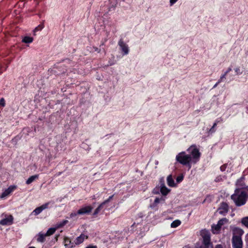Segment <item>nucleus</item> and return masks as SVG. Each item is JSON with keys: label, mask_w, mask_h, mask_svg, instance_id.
I'll return each instance as SVG.
<instances>
[{"label": "nucleus", "mask_w": 248, "mask_h": 248, "mask_svg": "<svg viewBox=\"0 0 248 248\" xmlns=\"http://www.w3.org/2000/svg\"><path fill=\"white\" fill-rule=\"evenodd\" d=\"M188 154L185 152L179 153L176 156V160L183 165L186 166L190 169L192 164H196L200 159L201 153L195 145H191L187 149Z\"/></svg>", "instance_id": "f257e3e1"}, {"label": "nucleus", "mask_w": 248, "mask_h": 248, "mask_svg": "<svg viewBox=\"0 0 248 248\" xmlns=\"http://www.w3.org/2000/svg\"><path fill=\"white\" fill-rule=\"evenodd\" d=\"M236 206L244 205L247 202L248 199V193L246 191H238L234 190V193L231 196Z\"/></svg>", "instance_id": "f03ea898"}, {"label": "nucleus", "mask_w": 248, "mask_h": 248, "mask_svg": "<svg viewBox=\"0 0 248 248\" xmlns=\"http://www.w3.org/2000/svg\"><path fill=\"white\" fill-rule=\"evenodd\" d=\"M236 188L235 190L238 191H246L248 193V186H247L244 182V177H242L238 179L236 182Z\"/></svg>", "instance_id": "7ed1b4c3"}, {"label": "nucleus", "mask_w": 248, "mask_h": 248, "mask_svg": "<svg viewBox=\"0 0 248 248\" xmlns=\"http://www.w3.org/2000/svg\"><path fill=\"white\" fill-rule=\"evenodd\" d=\"M3 218L0 220V224L1 225H10L13 223L14 217L11 215L3 214Z\"/></svg>", "instance_id": "20e7f679"}, {"label": "nucleus", "mask_w": 248, "mask_h": 248, "mask_svg": "<svg viewBox=\"0 0 248 248\" xmlns=\"http://www.w3.org/2000/svg\"><path fill=\"white\" fill-rule=\"evenodd\" d=\"M202 244L200 248H209L210 243V236L208 233H203L202 234Z\"/></svg>", "instance_id": "39448f33"}, {"label": "nucleus", "mask_w": 248, "mask_h": 248, "mask_svg": "<svg viewBox=\"0 0 248 248\" xmlns=\"http://www.w3.org/2000/svg\"><path fill=\"white\" fill-rule=\"evenodd\" d=\"M232 238H242V236L244 231L238 227H233L232 229Z\"/></svg>", "instance_id": "423d86ee"}, {"label": "nucleus", "mask_w": 248, "mask_h": 248, "mask_svg": "<svg viewBox=\"0 0 248 248\" xmlns=\"http://www.w3.org/2000/svg\"><path fill=\"white\" fill-rule=\"evenodd\" d=\"M229 211L228 204L226 202H221L217 209L218 213L222 215H225Z\"/></svg>", "instance_id": "0eeeda50"}, {"label": "nucleus", "mask_w": 248, "mask_h": 248, "mask_svg": "<svg viewBox=\"0 0 248 248\" xmlns=\"http://www.w3.org/2000/svg\"><path fill=\"white\" fill-rule=\"evenodd\" d=\"M93 207L91 205L83 206L78 211V215L89 214L92 212Z\"/></svg>", "instance_id": "6e6552de"}, {"label": "nucleus", "mask_w": 248, "mask_h": 248, "mask_svg": "<svg viewBox=\"0 0 248 248\" xmlns=\"http://www.w3.org/2000/svg\"><path fill=\"white\" fill-rule=\"evenodd\" d=\"M232 248H243V243L242 238L232 239Z\"/></svg>", "instance_id": "1a4fd4ad"}, {"label": "nucleus", "mask_w": 248, "mask_h": 248, "mask_svg": "<svg viewBox=\"0 0 248 248\" xmlns=\"http://www.w3.org/2000/svg\"><path fill=\"white\" fill-rule=\"evenodd\" d=\"M118 45L120 47L121 50L124 52V55H127L129 53V48L127 45H126L122 39H120L118 42Z\"/></svg>", "instance_id": "9d476101"}, {"label": "nucleus", "mask_w": 248, "mask_h": 248, "mask_svg": "<svg viewBox=\"0 0 248 248\" xmlns=\"http://www.w3.org/2000/svg\"><path fill=\"white\" fill-rule=\"evenodd\" d=\"M170 191V189L168 188L165 185L163 178L160 179V192L163 195H166Z\"/></svg>", "instance_id": "9b49d317"}, {"label": "nucleus", "mask_w": 248, "mask_h": 248, "mask_svg": "<svg viewBox=\"0 0 248 248\" xmlns=\"http://www.w3.org/2000/svg\"><path fill=\"white\" fill-rule=\"evenodd\" d=\"M16 187L15 186H10L7 189H5V191L2 193L1 195V198H3L9 195L16 188Z\"/></svg>", "instance_id": "f8f14e48"}, {"label": "nucleus", "mask_w": 248, "mask_h": 248, "mask_svg": "<svg viewBox=\"0 0 248 248\" xmlns=\"http://www.w3.org/2000/svg\"><path fill=\"white\" fill-rule=\"evenodd\" d=\"M88 236L84 234H81L75 240V245H79L82 243L85 239H88Z\"/></svg>", "instance_id": "ddd939ff"}, {"label": "nucleus", "mask_w": 248, "mask_h": 248, "mask_svg": "<svg viewBox=\"0 0 248 248\" xmlns=\"http://www.w3.org/2000/svg\"><path fill=\"white\" fill-rule=\"evenodd\" d=\"M64 246L66 248H72L75 247L74 243H72L71 240L68 237H65L64 239Z\"/></svg>", "instance_id": "4468645a"}, {"label": "nucleus", "mask_w": 248, "mask_h": 248, "mask_svg": "<svg viewBox=\"0 0 248 248\" xmlns=\"http://www.w3.org/2000/svg\"><path fill=\"white\" fill-rule=\"evenodd\" d=\"M167 184L169 186L174 187L176 185L173 179L172 178V176L171 175H169L167 177Z\"/></svg>", "instance_id": "2eb2a0df"}, {"label": "nucleus", "mask_w": 248, "mask_h": 248, "mask_svg": "<svg viewBox=\"0 0 248 248\" xmlns=\"http://www.w3.org/2000/svg\"><path fill=\"white\" fill-rule=\"evenodd\" d=\"M37 241L40 243H44L46 239L45 237L46 236L45 233H42V232H39L37 235Z\"/></svg>", "instance_id": "dca6fc26"}, {"label": "nucleus", "mask_w": 248, "mask_h": 248, "mask_svg": "<svg viewBox=\"0 0 248 248\" xmlns=\"http://www.w3.org/2000/svg\"><path fill=\"white\" fill-rule=\"evenodd\" d=\"M39 177L38 174H36L34 175H32L26 181V183L27 185H29L35 181L36 179H38Z\"/></svg>", "instance_id": "f3484780"}, {"label": "nucleus", "mask_w": 248, "mask_h": 248, "mask_svg": "<svg viewBox=\"0 0 248 248\" xmlns=\"http://www.w3.org/2000/svg\"><path fill=\"white\" fill-rule=\"evenodd\" d=\"M161 200H164L162 198H156L154 202L150 205V207L152 209H155L157 206V204L160 202Z\"/></svg>", "instance_id": "a211bd4d"}, {"label": "nucleus", "mask_w": 248, "mask_h": 248, "mask_svg": "<svg viewBox=\"0 0 248 248\" xmlns=\"http://www.w3.org/2000/svg\"><path fill=\"white\" fill-rule=\"evenodd\" d=\"M105 204H103V202H102L94 210L93 215L96 216L97 215L101 210L103 208Z\"/></svg>", "instance_id": "6ab92c4d"}, {"label": "nucleus", "mask_w": 248, "mask_h": 248, "mask_svg": "<svg viewBox=\"0 0 248 248\" xmlns=\"http://www.w3.org/2000/svg\"><path fill=\"white\" fill-rule=\"evenodd\" d=\"M231 71H232L231 67H229L227 69V71L222 75H221V76L220 77V78L219 79V82H222L225 79H226V77L227 74L228 73H229Z\"/></svg>", "instance_id": "aec40b11"}, {"label": "nucleus", "mask_w": 248, "mask_h": 248, "mask_svg": "<svg viewBox=\"0 0 248 248\" xmlns=\"http://www.w3.org/2000/svg\"><path fill=\"white\" fill-rule=\"evenodd\" d=\"M228 219L226 218H223L221 219H220L218 222H217V224H218V226H219L221 228V227L225 224H227L228 223Z\"/></svg>", "instance_id": "412c9836"}, {"label": "nucleus", "mask_w": 248, "mask_h": 248, "mask_svg": "<svg viewBox=\"0 0 248 248\" xmlns=\"http://www.w3.org/2000/svg\"><path fill=\"white\" fill-rule=\"evenodd\" d=\"M221 227L218 224L214 225L212 226V231L214 233H217L219 232Z\"/></svg>", "instance_id": "4be33fe9"}, {"label": "nucleus", "mask_w": 248, "mask_h": 248, "mask_svg": "<svg viewBox=\"0 0 248 248\" xmlns=\"http://www.w3.org/2000/svg\"><path fill=\"white\" fill-rule=\"evenodd\" d=\"M56 230V228H50L47 230L45 234L46 236H50L54 233Z\"/></svg>", "instance_id": "5701e85b"}, {"label": "nucleus", "mask_w": 248, "mask_h": 248, "mask_svg": "<svg viewBox=\"0 0 248 248\" xmlns=\"http://www.w3.org/2000/svg\"><path fill=\"white\" fill-rule=\"evenodd\" d=\"M33 39L32 37L29 36H25L22 39V42L25 43H31L33 41Z\"/></svg>", "instance_id": "b1692460"}, {"label": "nucleus", "mask_w": 248, "mask_h": 248, "mask_svg": "<svg viewBox=\"0 0 248 248\" xmlns=\"http://www.w3.org/2000/svg\"><path fill=\"white\" fill-rule=\"evenodd\" d=\"M44 28L43 24H41L36 27L33 30V35H36V32L38 31H41Z\"/></svg>", "instance_id": "393cba45"}, {"label": "nucleus", "mask_w": 248, "mask_h": 248, "mask_svg": "<svg viewBox=\"0 0 248 248\" xmlns=\"http://www.w3.org/2000/svg\"><path fill=\"white\" fill-rule=\"evenodd\" d=\"M42 209L41 208L40 206H39L35 208L32 212V214H33L34 215L36 216L41 213L42 212Z\"/></svg>", "instance_id": "a878e982"}, {"label": "nucleus", "mask_w": 248, "mask_h": 248, "mask_svg": "<svg viewBox=\"0 0 248 248\" xmlns=\"http://www.w3.org/2000/svg\"><path fill=\"white\" fill-rule=\"evenodd\" d=\"M181 224V221L179 220H176L175 221H173L171 225L170 226L171 228H176L179 226Z\"/></svg>", "instance_id": "bb28decb"}, {"label": "nucleus", "mask_w": 248, "mask_h": 248, "mask_svg": "<svg viewBox=\"0 0 248 248\" xmlns=\"http://www.w3.org/2000/svg\"><path fill=\"white\" fill-rule=\"evenodd\" d=\"M242 223L248 228V217H243L241 220Z\"/></svg>", "instance_id": "cd10ccee"}, {"label": "nucleus", "mask_w": 248, "mask_h": 248, "mask_svg": "<svg viewBox=\"0 0 248 248\" xmlns=\"http://www.w3.org/2000/svg\"><path fill=\"white\" fill-rule=\"evenodd\" d=\"M51 203V202H46V203L43 204V205H42L41 206H40V207L42 209V210H44L48 208L49 205Z\"/></svg>", "instance_id": "c85d7f7f"}, {"label": "nucleus", "mask_w": 248, "mask_h": 248, "mask_svg": "<svg viewBox=\"0 0 248 248\" xmlns=\"http://www.w3.org/2000/svg\"><path fill=\"white\" fill-rule=\"evenodd\" d=\"M114 195H112L111 196H109V198L107 199L106 200L104 201L103 202V204H107V203L109 202L113 198Z\"/></svg>", "instance_id": "c756f323"}, {"label": "nucleus", "mask_w": 248, "mask_h": 248, "mask_svg": "<svg viewBox=\"0 0 248 248\" xmlns=\"http://www.w3.org/2000/svg\"><path fill=\"white\" fill-rule=\"evenodd\" d=\"M183 176L182 175H180L177 176L176 178V181L177 183L181 182L183 180Z\"/></svg>", "instance_id": "7c9ffc66"}, {"label": "nucleus", "mask_w": 248, "mask_h": 248, "mask_svg": "<svg viewBox=\"0 0 248 248\" xmlns=\"http://www.w3.org/2000/svg\"><path fill=\"white\" fill-rule=\"evenodd\" d=\"M0 105L3 107L5 105V100L3 98H2L0 99Z\"/></svg>", "instance_id": "2f4dec72"}, {"label": "nucleus", "mask_w": 248, "mask_h": 248, "mask_svg": "<svg viewBox=\"0 0 248 248\" xmlns=\"http://www.w3.org/2000/svg\"><path fill=\"white\" fill-rule=\"evenodd\" d=\"M234 71L235 73H236V75H240L241 74V72L240 71V69L239 67H236L234 69Z\"/></svg>", "instance_id": "473e14b6"}, {"label": "nucleus", "mask_w": 248, "mask_h": 248, "mask_svg": "<svg viewBox=\"0 0 248 248\" xmlns=\"http://www.w3.org/2000/svg\"><path fill=\"white\" fill-rule=\"evenodd\" d=\"M216 131V129H215V127H212L208 131V133H210V134H212V133H215Z\"/></svg>", "instance_id": "72a5a7b5"}, {"label": "nucleus", "mask_w": 248, "mask_h": 248, "mask_svg": "<svg viewBox=\"0 0 248 248\" xmlns=\"http://www.w3.org/2000/svg\"><path fill=\"white\" fill-rule=\"evenodd\" d=\"M226 166H227V165L226 164H224L222 166H221L220 168V170L222 171H224L225 170H226Z\"/></svg>", "instance_id": "f704fd0d"}, {"label": "nucleus", "mask_w": 248, "mask_h": 248, "mask_svg": "<svg viewBox=\"0 0 248 248\" xmlns=\"http://www.w3.org/2000/svg\"><path fill=\"white\" fill-rule=\"evenodd\" d=\"M63 226H64V225H63L62 222H61V223H59V224H57V226H56V227H55V228H56V229H58V228H59L62 227H63Z\"/></svg>", "instance_id": "c9c22d12"}, {"label": "nucleus", "mask_w": 248, "mask_h": 248, "mask_svg": "<svg viewBox=\"0 0 248 248\" xmlns=\"http://www.w3.org/2000/svg\"><path fill=\"white\" fill-rule=\"evenodd\" d=\"M178 0H170V5L171 6L174 4Z\"/></svg>", "instance_id": "e433bc0d"}, {"label": "nucleus", "mask_w": 248, "mask_h": 248, "mask_svg": "<svg viewBox=\"0 0 248 248\" xmlns=\"http://www.w3.org/2000/svg\"><path fill=\"white\" fill-rule=\"evenodd\" d=\"M245 242L247 245H248V233L245 235Z\"/></svg>", "instance_id": "4c0bfd02"}, {"label": "nucleus", "mask_w": 248, "mask_h": 248, "mask_svg": "<svg viewBox=\"0 0 248 248\" xmlns=\"http://www.w3.org/2000/svg\"><path fill=\"white\" fill-rule=\"evenodd\" d=\"M86 248H97L96 246L90 245L87 247Z\"/></svg>", "instance_id": "58836bf2"}, {"label": "nucleus", "mask_w": 248, "mask_h": 248, "mask_svg": "<svg viewBox=\"0 0 248 248\" xmlns=\"http://www.w3.org/2000/svg\"><path fill=\"white\" fill-rule=\"evenodd\" d=\"M77 215H78V212L77 213H71L70 215V216H71V217H73L76 216Z\"/></svg>", "instance_id": "ea45409f"}, {"label": "nucleus", "mask_w": 248, "mask_h": 248, "mask_svg": "<svg viewBox=\"0 0 248 248\" xmlns=\"http://www.w3.org/2000/svg\"><path fill=\"white\" fill-rule=\"evenodd\" d=\"M222 121V119H217L216 121H215V123H217V124L218 123Z\"/></svg>", "instance_id": "a19ab883"}, {"label": "nucleus", "mask_w": 248, "mask_h": 248, "mask_svg": "<svg viewBox=\"0 0 248 248\" xmlns=\"http://www.w3.org/2000/svg\"><path fill=\"white\" fill-rule=\"evenodd\" d=\"M215 248H222V247L221 245H217Z\"/></svg>", "instance_id": "79ce46f5"}, {"label": "nucleus", "mask_w": 248, "mask_h": 248, "mask_svg": "<svg viewBox=\"0 0 248 248\" xmlns=\"http://www.w3.org/2000/svg\"><path fill=\"white\" fill-rule=\"evenodd\" d=\"M68 221L65 220H63L62 223L64 225H65L67 223Z\"/></svg>", "instance_id": "37998d69"}, {"label": "nucleus", "mask_w": 248, "mask_h": 248, "mask_svg": "<svg viewBox=\"0 0 248 248\" xmlns=\"http://www.w3.org/2000/svg\"><path fill=\"white\" fill-rule=\"evenodd\" d=\"M61 174H62V172H58L57 173H56V174H55V176H60Z\"/></svg>", "instance_id": "c03bdc74"}, {"label": "nucleus", "mask_w": 248, "mask_h": 248, "mask_svg": "<svg viewBox=\"0 0 248 248\" xmlns=\"http://www.w3.org/2000/svg\"><path fill=\"white\" fill-rule=\"evenodd\" d=\"M220 82H219V80L218 82L214 86V88H215L217 86V85L220 83Z\"/></svg>", "instance_id": "a18cd8bd"}, {"label": "nucleus", "mask_w": 248, "mask_h": 248, "mask_svg": "<svg viewBox=\"0 0 248 248\" xmlns=\"http://www.w3.org/2000/svg\"><path fill=\"white\" fill-rule=\"evenodd\" d=\"M217 123H215H215H214V124H213V126H213V127H216V126H217Z\"/></svg>", "instance_id": "49530a36"}, {"label": "nucleus", "mask_w": 248, "mask_h": 248, "mask_svg": "<svg viewBox=\"0 0 248 248\" xmlns=\"http://www.w3.org/2000/svg\"><path fill=\"white\" fill-rule=\"evenodd\" d=\"M92 199H95V196H93V197H92Z\"/></svg>", "instance_id": "de8ad7c7"}, {"label": "nucleus", "mask_w": 248, "mask_h": 248, "mask_svg": "<svg viewBox=\"0 0 248 248\" xmlns=\"http://www.w3.org/2000/svg\"><path fill=\"white\" fill-rule=\"evenodd\" d=\"M29 248H35V247H30Z\"/></svg>", "instance_id": "09e8293b"}, {"label": "nucleus", "mask_w": 248, "mask_h": 248, "mask_svg": "<svg viewBox=\"0 0 248 248\" xmlns=\"http://www.w3.org/2000/svg\"><path fill=\"white\" fill-rule=\"evenodd\" d=\"M158 161H156V163H155L156 164H158Z\"/></svg>", "instance_id": "8fccbe9b"}]
</instances>
